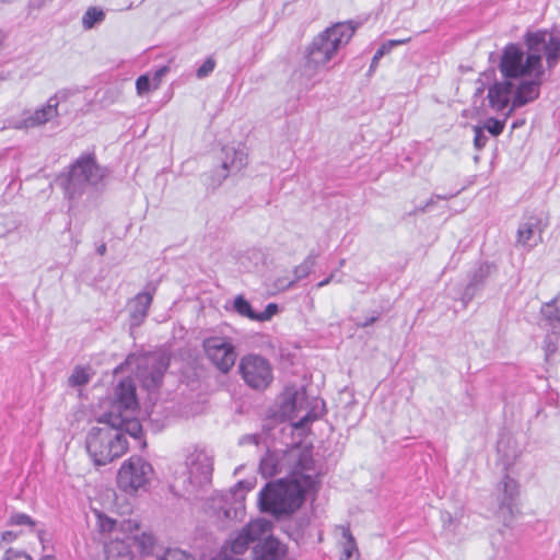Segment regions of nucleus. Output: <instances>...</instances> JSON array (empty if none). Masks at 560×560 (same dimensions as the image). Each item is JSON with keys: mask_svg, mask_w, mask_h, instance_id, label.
Masks as SVG:
<instances>
[{"mask_svg": "<svg viewBox=\"0 0 560 560\" xmlns=\"http://www.w3.org/2000/svg\"><path fill=\"white\" fill-rule=\"evenodd\" d=\"M270 530V522L262 518L255 520L244 526L231 538L228 548L234 555H243L247 551L250 544L255 542Z\"/></svg>", "mask_w": 560, "mask_h": 560, "instance_id": "obj_14", "label": "nucleus"}, {"mask_svg": "<svg viewBox=\"0 0 560 560\" xmlns=\"http://www.w3.org/2000/svg\"><path fill=\"white\" fill-rule=\"evenodd\" d=\"M341 530V536L345 539L342 542V552L340 560H359L360 552L355 542L353 535L350 532L348 526H339Z\"/></svg>", "mask_w": 560, "mask_h": 560, "instance_id": "obj_24", "label": "nucleus"}, {"mask_svg": "<svg viewBox=\"0 0 560 560\" xmlns=\"http://www.w3.org/2000/svg\"><path fill=\"white\" fill-rule=\"evenodd\" d=\"M168 72V67L163 66L159 68L154 73V80L160 81L162 77H164Z\"/></svg>", "mask_w": 560, "mask_h": 560, "instance_id": "obj_43", "label": "nucleus"}, {"mask_svg": "<svg viewBox=\"0 0 560 560\" xmlns=\"http://www.w3.org/2000/svg\"><path fill=\"white\" fill-rule=\"evenodd\" d=\"M319 483L313 458L302 457L288 479L268 483L260 490L259 508L277 517L291 514L300 509L306 494L317 491Z\"/></svg>", "mask_w": 560, "mask_h": 560, "instance_id": "obj_3", "label": "nucleus"}, {"mask_svg": "<svg viewBox=\"0 0 560 560\" xmlns=\"http://www.w3.org/2000/svg\"><path fill=\"white\" fill-rule=\"evenodd\" d=\"M318 256L317 252L311 250L304 260L293 269V279L278 278L275 283L276 287L283 291L293 288L296 282L306 278L314 270Z\"/></svg>", "mask_w": 560, "mask_h": 560, "instance_id": "obj_18", "label": "nucleus"}, {"mask_svg": "<svg viewBox=\"0 0 560 560\" xmlns=\"http://www.w3.org/2000/svg\"><path fill=\"white\" fill-rule=\"evenodd\" d=\"M304 401V393L294 392L290 399L283 404V410L291 411L293 413L292 418H299V420L294 423V427L298 429L304 428L308 422L315 419L311 412H306V415L299 417L300 410L303 409Z\"/></svg>", "mask_w": 560, "mask_h": 560, "instance_id": "obj_22", "label": "nucleus"}, {"mask_svg": "<svg viewBox=\"0 0 560 560\" xmlns=\"http://www.w3.org/2000/svg\"><path fill=\"white\" fill-rule=\"evenodd\" d=\"M345 262H346V260H345V259H341V260L339 261V267H342V266L345 265Z\"/></svg>", "mask_w": 560, "mask_h": 560, "instance_id": "obj_50", "label": "nucleus"}, {"mask_svg": "<svg viewBox=\"0 0 560 560\" xmlns=\"http://www.w3.org/2000/svg\"><path fill=\"white\" fill-rule=\"evenodd\" d=\"M126 364L135 366L136 377L149 392H153L161 386L164 373L168 366L166 359L159 354L129 357Z\"/></svg>", "mask_w": 560, "mask_h": 560, "instance_id": "obj_7", "label": "nucleus"}, {"mask_svg": "<svg viewBox=\"0 0 560 560\" xmlns=\"http://www.w3.org/2000/svg\"><path fill=\"white\" fill-rule=\"evenodd\" d=\"M89 370V368L75 366L69 376V385L73 387L86 385L91 378Z\"/></svg>", "mask_w": 560, "mask_h": 560, "instance_id": "obj_31", "label": "nucleus"}, {"mask_svg": "<svg viewBox=\"0 0 560 560\" xmlns=\"http://www.w3.org/2000/svg\"><path fill=\"white\" fill-rule=\"evenodd\" d=\"M409 42H410V37L402 38V39H389V40L383 43L380 46V48L375 51V54H374V56L372 58L371 66H370V71H373L377 67L378 61L384 56L389 54L394 47L399 46V45H405V44H407Z\"/></svg>", "mask_w": 560, "mask_h": 560, "instance_id": "obj_26", "label": "nucleus"}, {"mask_svg": "<svg viewBox=\"0 0 560 560\" xmlns=\"http://www.w3.org/2000/svg\"><path fill=\"white\" fill-rule=\"evenodd\" d=\"M133 527L138 530L139 529V525L138 524H133ZM128 528L131 529L132 528V524L131 522L128 523Z\"/></svg>", "mask_w": 560, "mask_h": 560, "instance_id": "obj_49", "label": "nucleus"}, {"mask_svg": "<svg viewBox=\"0 0 560 560\" xmlns=\"http://www.w3.org/2000/svg\"><path fill=\"white\" fill-rule=\"evenodd\" d=\"M40 560H56L52 556H44L40 558Z\"/></svg>", "mask_w": 560, "mask_h": 560, "instance_id": "obj_48", "label": "nucleus"}, {"mask_svg": "<svg viewBox=\"0 0 560 560\" xmlns=\"http://www.w3.org/2000/svg\"><path fill=\"white\" fill-rule=\"evenodd\" d=\"M482 128L487 129V131L492 136L498 137L503 132L504 121L495 118H489Z\"/></svg>", "mask_w": 560, "mask_h": 560, "instance_id": "obj_34", "label": "nucleus"}, {"mask_svg": "<svg viewBox=\"0 0 560 560\" xmlns=\"http://www.w3.org/2000/svg\"><path fill=\"white\" fill-rule=\"evenodd\" d=\"M455 194H451V195H433L427 202L423 207H420L416 210V212H425L427 210H429L435 202V200H447L452 197H454Z\"/></svg>", "mask_w": 560, "mask_h": 560, "instance_id": "obj_39", "label": "nucleus"}, {"mask_svg": "<svg viewBox=\"0 0 560 560\" xmlns=\"http://www.w3.org/2000/svg\"><path fill=\"white\" fill-rule=\"evenodd\" d=\"M442 520H443V522H446V521L451 522L452 521V516H451L450 513L446 512V513H444L442 515Z\"/></svg>", "mask_w": 560, "mask_h": 560, "instance_id": "obj_47", "label": "nucleus"}, {"mask_svg": "<svg viewBox=\"0 0 560 560\" xmlns=\"http://www.w3.org/2000/svg\"><path fill=\"white\" fill-rule=\"evenodd\" d=\"M279 311V307L276 303H269L264 312L256 313V322H266L271 319L273 315H276Z\"/></svg>", "mask_w": 560, "mask_h": 560, "instance_id": "obj_37", "label": "nucleus"}, {"mask_svg": "<svg viewBox=\"0 0 560 560\" xmlns=\"http://www.w3.org/2000/svg\"><path fill=\"white\" fill-rule=\"evenodd\" d=\"M558 298H553L541 307V314L552 329H560V310L556 306Z\"/></svg>", "mask_w": 560, "mask_h": 560, "instance_id": "obj_27", "label": "nucleus"}, {"mask_svg": "<svg viewBox=\"0 0 560 560\" xmlns=\"http://www.w3.org/2000/svg\"><path fill=\"white\" fill-rule=\"evenodd\" d=\"M59 98L54 95L46 104L36 109H24L19 116L9 120V126L16 130H28L42 127L58 117Z\"/></svg>", "mask_w": 560, "mask_h": 560, "instance_id": "obj_11", "label": "nucleus"}, {"mask_svg": "<svg viewBox=\"0 0 560 560\" xmlns=\"http://www.w3.org/2000/svg\"><path fill=\"white\" fill-rule=\"evenodd\" d=\"M524 38L526 57L518 44H508L502 50L499 70L509 81L538 80L540 86L544 74L542 56H546L549 68L555 67L560 58V30L527 32Z\"/></svg>", "mask_w": 560, "mask_h": 560, "instance_id": "obj_2", "label": "nucleus"}, {"mask_svg": "<svg viewBox=\"0 0 560 560\" xmlns=\"http://www.w3.org/2000/svg\"><path fill=\"white\" fill-rule=\"evenodd\" d=\"M538 97V80L514 82L504 79L495 81L488 88L487 92L488 106L494 112L508 109V115Z\"/></svg>", "mask_w": 560, "mask_h": 560, "instance_id": "obj_5", "label": "nucleus"}, {"mask_svg": "<svg viewBox=\"0 0 560 560\" xmlns=\"http://www.w3.org/2000/svg\"><path fill=\"white\" fill-rule=\"evenodd\" d=\"M7 524L9 526L27 527L30 530H33L36 527V521L33 520L26 513H22V512H13L9 516Z\"/></svg>", "mask_w": 560, "mask_h": 560, "instance_id": "obj_30", "label": "nucleus"}, {"mask_svg": "<svg viewBox=\"0 0 560 560\" xmlns=\"http://www.w3.org/2000/svg\"><path fill=\"white\" fill-rule=\"evenodd\" d=\"M202 348L206 357L222 373H228L236 361L235 346L230 337L210 336L203 339Z\"/></svg>", "mask_w": 560, "mask_h": 560, "instance_id": "obj_10", "label": "nucleus"}, {"mask_svg": "<svg viewBox=\"0 0 560 560\" xmlns=\"http://www.w3.org/2000/svg\"><path fill=\"white\" fill-rule=\"evenodd\" d=\"M488 137L485 135L483 128L479 126L474 127V145L477 150L486 147Z\"/></svg>", "mask_w": 560, "mask_h": 560, "instance_id": "obj_36", "label": "nucleus"}, {"mask_svg": "<svg viewBox=\"0 0 560 560\" xmlns=\"http://www.w3.org/2000/svg\"><path fill=\"white\" fill-rule=\"evenodd\" d=\"M518 482L505 475L497 487L498 516L510 526L518 511Z\"/></svg>", "mask_w": 560, "mask_h": 560, "instance_id": "obj_12", "label": "nucleus"}, {"mask_svg": "<svg viewBox=\"0 0 560 560\" xmlns=\"http://www.w3.org/2000/svg\"><path fill=\"white\" fill-rule=\"evenodd\" d=\"M253 547L252 560H284L287 546L273 536H261Z\"/></svg>", "mask_w": 560, "mask_h": 560, "instance_id": "obj_16", "label": "nucleus"}, {"mask_svg": "<svg viewBox=\"0 0 560 560\" xmlns=\"http://www.w3.org/2000/svg\"><path fill=\"white\" fill-rule=\"evenodd\" d=\"M377 316H371L366 318L363 323L359 324L361 327H369L370 325L374 324L377 320Z\"/></svg>", "mask_w": 560, "mask_h": 560, "instance_id": "obj_45", "label": "nucleus"}, {"mask_svg": "<svg viewBox=\"0 0 560 560\" xmlns=\"http://www.w3.org/2000/svg\"><path fill=\"white\" fill-rule=\"evenodd\" d=\"M105 19V13L102 9L96 7L89 8L82 16V24L85 30L94 27L95 24L101 23Z\"/></svg>", "mask_w": 560, "mask_h": 560, "instance_id": "obj_29", "label": "nucleus"}, {"mask_svg": "<svg viewBox=\"0 0 560 560\" xmlns=\"http://www.w3.org/2000/svg\"><path fill=\"white\" fill-rule=\"evenodd\" d=\"M153 472V467L149 462L141 456H131L119 468L117 485L122 491L133 493L147 487Z\"/></svg>", "mask_w": 560, "mask_h": 560, "instance_id": "obj_8", "label": "nucleus"}, {"mask_svg": "<svg viewBox=\"0 0 560 560\" xmlns=\"http://www.w3.org/2000/svg\"><path fill=\"white\" fill-rule=\"evenodd\" d=\"M541 221L537 217H529L526 221L521 223L517 230V243L533 247L540 240Z\"/></svg>", "mask_w": 560, "mask_h": 560, "instance_id": "obj_21", "label": "nucleus"}, {"mask_svg": "<svg viewBox=\"0 0 560 560\" xmlns=\"http://www.w3.org/2000/svg\"><path fill=\"white\" fill-rule=\"evenodd\" d=\"M101 521V529L103 532H110L114 526H115V522L112 520V518H108V517H105V518H100Z\"/></svg>", "mask_w": 560, "mask_h": 560, "instance_id": "obj_42", "label": "nucleus"}, {"mask_svg": "<svg viewBox=\"0 0 560 560\" xmlns=\"http://www.w3.org/2000/svg\"><path fill=\"white\" fill-rule=\"evenodd\" d=\"M215 68V60L212 57L207 58L203 63L197 69L196 77L203 79L213 72Z\"/></svg>", "mask_w": 560, "mask_h": 560, "instance_id": "obj_35", "label": "nucleus"}, {"mask_svg": "<svg viewBox=\"0 0 560 560\" xmlns=\"http://www.w3.org/2000/svg\"><path fill=\"white\" fill-rule=\"evenodd\" d=\"M96 250H97V254H98V255H101V256L105 255V253H106V245H105V244H101V245L97 247V249H96Z\"/></svg>", "mask_w": 560, "mask_h": 560, "instance_id": "obj_46", "label": "nucleus"}, {"mask_svg": "<svg viewBox=\"0 0 560 560\" xmlns=\"http://www.w3.org/2000/svg\"><path fill=\"white\" fill-rule=\"evenodd\" d=\"M186 466L189 474V482L194 487L201 488L211 481L213 462L212 457L203 450H195L187 456Z\"/></svg>", "mask_w": 560, "mask_h": 560, "instance_id": "obj_15", "label": "nucleus"}, {"mask_svg": "<svg viewBox=\"0 0 560 560\" xmlns=\"http://www.w3.org/2000/svg\"><path fill=\"white\" fill-rule=\"evenodd\" d=\"M250 489L249 482L238 481L229 493L219 498L222 504L218 506V515L229 521L242 518L245 514V493Z\"/></svg>", "mask_w": 560, "mask_h": 560, "instance_id": "obj_13", "label": "nucleus"}, {"mask_svg": "<svg viewBox=\"0 0 560 560\" xmlns=\"http://www.w3.org/2000/svg\"><path fill=\"white\" fill-rule=\"evenodd\" d=\"M490 269L491 266L489 264H480L472 271L470 279L462 294V302L464 305H467L469 302H471L476 293L482 289L486 279L490 275Z\"/></svg>", "mask_w": 560, "mask_h": 560, "instance_id": "obj_20", "label": "nucleus"}, {"mask_svg": "<svg viewBox=\"0 0 560 560\" xmlns=\"http://www.w3.org/2000/svg\"><path fill=\"white\" fill-rule=\"evenodd\" d=\"M155 289L138 293L128 304L131 326H140L148 315Z\"/></svg>", "mask_w": 560, "mask_h": 560, "instance_id": "obj_19", "label": "nucleus"}, {"mask_svg": "<svg viewBox=\"0 0 560 560\" xmlns=\"http://www.w3.org/2000/svg\"><path fill=\"white\" fill-rule=\"evenodd\" d=\"M234 311L243 317L256 320V312L253 311L249 302L242 295L235 298L233 303Z\"/></svg>", "mask_w": 560, "mask_h": 560, "instance_id": "obj_32", "label": "nucleus"}, {"mask_svg": "<svg viewBox=\"0 0 560 560\" xmlns=\"http://www.w3.org/2000/svg\"><path fill=\"white\" fill-rule=\"evenodd\" d=\"M19 537V533L14 530H5L1 535V542L11 544Z\"/></svg>", "mask_w": 560, "mask_h": 560, "instance_id": "obj_41", "label": "nucleus"}, {"mask_svg": "<svg viewBox=\"0 0 560 560\" xmlns=\"http://www.w3.org/2000/svg\"><path fill=\"white\" fill-rule=\"evenodd\" d=\"M238 369L245 384L256 390L266 389L273 380L269 361L259 354L244 355Z\"/></svg>", "mask_w": 560, "mask_h": 560, "instance_id": "obj_9", "label": "nucleus"}, {"mask_svg": "<svg viewBox=\"0 0 560 560\" xmlns=\"http://www.w3.org/2000/svg\"><path fill=\"white\" fill-rule=\"evenodd\" d=\"M158 560H195L189 553L178 548H168Z\"/></svg>", "mask_w": 560, "mask_h": 560, "instance_id": "obj_33", "label": "nucleus"}, {"mask_svg": "<svg viewBox=\"0 0 560 560\" xmlns=\"http://www.w3.org/2000/svg\"><path fill=\"white\" fill-rule=\"evenodd\" d=\"M335 280V272L330 273L326 279L319 281L316 287L317 288H324L326 287L327 284H329L331 281Z\"/></svg>", "mask_w": 560, "mask_h": 560, "instance_id": "obj_44", "label": "nucleus"}, {"mask_svg": "<svg viewBox=\"0 0 560 560\" xmlns=\"http://www.w3.org/2000/svg\"><path fill=\"white\" fill-rule=\"evenodd\" d=\"M223 161L220 170L215 171L218 177L213 186H219L229 174H234L244 168L247 163V154L243 149H235L233 147L223 148Z\"/></svg>", "mask_w": 560, "mask_h": 560, "instance_id": "obj_17", "label": "nucleus"}, {"mask_svg": "<svg viewBox=\"0 0 560 560\" xmlns=\"http://www.w3.org/2000/svg\"><path fill=\"white\" fill-rule=\"evenodd\" d=\"M106 560H132L133 551L127 540L114 539L105 546Z\"/></svg>", "mask_w": 560, "mask_h": 560, "instance_id": "obj_23", "label": "nucleus"}, {"mask_svg": "<svg viewBox=\"0 0 560 560\" xmlns=\"http://www.w3.org/2000/svg\"><path fill=\"white\" fill-rule=\"evenodd\" d=\"M259 471L265 478H271L278 475L280 469L277 456L273 454L264 456L259 464Z\"/></svg>", "mask_w": 560, "mask_h": 560, "instance_id": "obj_28", "label": "nucleus"}, {"mask_svg": "<svg viewBox=\"0 0 560 560\" xmlns=\"http://www.w3.org/2000/svg\"><path fill=\"white\" fill-rule=\"evenodd\" d=\"M104 177V171L96 163L93 153L79 156L69 167L67 175L60 176V185L65 197L77 202L92 186H96Z\"/></svg>", "mask_w": 560, "mask_h": 560, "instance_id": "obj_6", "label": "nucleus"}, {"mask_svg": "<svg viewBox=\"0 0 560 560\" xmlns=\"http://www.w3.org/2000/svg\"><path fill=\"white\" fill-rule=\"evenodd\" d=\"M138 410L136 386L131 378L120 381L115 387L109 410L98 418L103 427L92 428L86 435V451L96 466H104L122 456L128 450L126 435L142 447V425L135 416Z\"/></svg>", "mask_w": 560, "mask_h": 560, "instance_id": "obj_1", "label": "nucleus"}, {"mask_svg": "<svg viewBox=\"0 0 560 560\" xmlns=\"http://www.w3.org/2000/svg\"><path fill=\"white\" fill-rule=\"evenodd\" d=\"M136 89L139 95H143L150 90V79L148 75H140L136 81Z\"/></svg>", "mask_w": 560, "mask_h": 560, "instance_id": "obj_40", "label": "nucleus"}, {"mask_svg": "<svg viewBox=\"0 0 560 560\" xmlns=\"http://www.w3.org/2000/svg\"><path fill=\"white\" fill-rule=\"evenodd\" d=\"M354 32L352 22H339L315 36L305 49L304 62L293 73V82L302 91L320 83L328 62L350 42Z\"/></svg>", "mask_w": 560, "mask_h": 560, "instance_id": "obj_4", "label": "nucleus"}, {"mask_svg": "<svg viewBox=\"0 0 560 560\" xmlns=\"http://www.w3.org/2000/svg\"><path fill=\"white\" fill-rule=\"evenodd\" d=\"M128 541H132L133 547L140 555H150L153 550L155 538L149 532H142L140 534H133L127 537Z\"/></svg>", "mask_w": 560, "mask_h": 560, "instance_id": "obj_25", "label": "nucleus"}, {"mask_svg": "<svg viewBox=\"0 0 560 560\" xmlns=\"http://www.w3.org/2000/svg\"><path fill=\"white\" fill-rule=\"evenodd\" d=\"M2 560H32V558L25 551L9 548L5 550Z\"/></svg>", "mask_w": 560, "mask_h": 560, "instance_id": "obj_38", "label": "nucleus"}]
</instances>
